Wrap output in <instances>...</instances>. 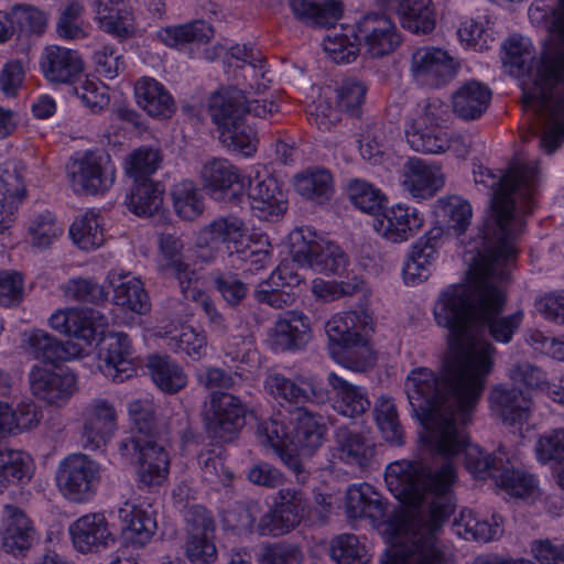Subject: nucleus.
<instances>
[{
	"label": "nucleus",
	"mask_w": 564,
	"mask_h": 564,
	"mask_svg": "<svg viewBox=\"0 0 564 564\" xmlns=\"http://www.w3.org/2000/svg\"><path fill=\"white\" fill-rule=\"evenodd\" d=\"M460 295L447 292L433 306L437 326L447 330L440 371L414 368L404 384L412 411L424 429L422 441L444 462L434 469L423 462L397 460L384 473L389 491L410 509L390 530L411 539L412 564L443 562L438 535L454 511L456 468L452 458L465 452L466 468L477 478H484L489 468L480 448L468 443L464 426L491 367L492 304L485 296L467 312Z\"/></svg>",
	"instance_id": "nucleus-1"
},
{
	"label": "nucleus",
	"mask_w": 564,
	"mask_h": 564,
	"mask_svg": "<svg viewBox=\"0 0 564 564\" xmlns=\"http://www.w3.org/2000/svg\"><path fill=\"white\" fill-rule=\"evenodd\" d=\"M547 31L543 55L522 90L525 108L543 130L541 147L552 153L564 139V0L552 11Z\"/></svg>",
	"instance_id": "nucleus-2"
},
{
	"label": "nucleus",
	"mask_w": 564,
	"mask_h": 564,
	"mask_svg": "<svg viewBox=\"0 0 564 564\" xmlns=\"http://www.w3.org/2000/svg\"><path fill=\"white\" fill-rule=\"evenodd\" d=\"M538 165L514 160L496 189V283L509 278L518 254L517 240L523 217L532 210Z\"/></svg>",
	"instance_id": "nucleus-3"
},
{
	"label": "nucleus",
	"mask_w": 564,
	"mask_h": 564,
	"mask_svg": "<svg viewBox=\"0 0 564 564\" xmlns=\"http://www.w3.org/2000/svg\"><path fill=\"white\" fill-rule=\"evenodd\" d=\"M474 182L479 192L487 195L488 215L477 227L467 246L465 261L468 269L463 282L444 288L434 303L445 293H462L467 312L476 307L479 300L488 297L494 305V173L479 159L473 161Z\"/></svg>",
	"instance_id": "nucleus-4"
},
{
	"label": "nucleus",
	"mask_w": 564,
	"mask_h": 564,
	"mask_svg": "<svg viewBox=\"0 0 564 564\" xmlns=\"http://www.w3.org/2000/svg\"><path fill=\"white\" fill-rule=\"evenodd\" d=\"M372 330L373 317L367 310L334 314L325 324L332 357L354 371L371 368L376 361L369 339Z\"/></svg>",
	"instance_id": "nucleus-5"
},
{
	"label": "nucleus",
	"mask_w": 564,
	"mask_h": 564,
	"mask_svg": "<svg viewBox=\"0 0 564 564\" xmlns=\"http://www.w3.org/2000/svg\"><path fill=\"white\" fill-rule=\"evenodd\" d=\"M183 242L172 234L160 237L159 270L166 276L178 281L180 290L185 300L197 303L205 312L209 322L220 330L225 329L224 318L216 310L209 296L202 290L198 275L184 260Z\"/></svg>",
	"instance_id": "nucleus-6"
},
{
	"label": "nucleus",
	"mask_w": 564,
	"mask_h": 564,
	"mask_svg": "<svg viewBox=\"0 0 564 564\" xmlns=\"http://www.w3.org/2000/svg\"><path fill=\"white\" fill-rule=\"evenodd\" d=\"M289 249L295 261L318 273L343 275L347 271L349 259L346 252L310 227L295 228L290 232Z\"/></svg>",
	"instance_id": "nucleus-7"
},
{
	"label": "nucleus",
	"mask_w": 564,
	"mask_h": 564,
	"mask_svg": "<svg viewBox=\"0 0 564 564\" xmlns=\"http://www.w3.org/2000/svg\"><path fill=\"white\" fill-rule=\"evenodd\" d=\"M67 177L76 193L104 194L115 184L116 166L107 152L86 151L68 162Z\"/></svg>",
	"instance_id": "nucleus-8"
},
{
	"label": "nucleus",
	"mask_w": 564,
	"mask_h": 564,
	"mask_svg": "<svg viewBox=\"0 0 564 564\" xmlns=\"http://www.w3.org/2000/svg\"><path fill=\"white\" fill-rule=\"evenodd\" d=\"M121 457L137 463L138 480L145 487L160 486L169 474L170 459L164 447L151 437H126L118 445Z\"/></svg>",
	"instance_id": "nucleus-9"
},
{
	"label": "nucleus",
	"mask_w": 564,
	"mask_h": 564,
	"mask_svg": "<svg viewBox=\"0 0 564 564\" xmlns=\"http://www.w3.org/2000/svg\"><path fill=\"white\" fill-rule=\"evenodd\" d=\"M100 467L86 454H72L58 465L56 482L63 496L73 502L88 501L100 482Z\"/></svg>",
	"instance_id": "nucleus-10"
},
{
	"label": "nucleus",
	"mask_w": 564,
	"mask_h": 564,
	"mask_svg": "<svg viewBox=\"0 0 564 564\" xmlns=\"http://www.w3.org/2000/svg\"><path fill=\"white\" fill-rule=\"evenodd\" d=\"M307 511L308 503L302 491L293 488L280 489L272 509L261 517L256 531L260 535H283L299 525Z\"/></svg>",
	"instance_id": "nucleus-11"
},
{
	"label": "nucleus",
	"mask_w": 564,
	"mask_h": 564,
	"mask_svg": "<svg viewBox=\"0 0 564 564\" xmlns=\"http://www.w3.org/2000/svg\"><path fill=\"white\" fill-rule=\"evenodd\" d=\"M459 63L446 51L435 46H422L412 52L410 72L421 86L440 88L451 83Z\"/></svg>",
	"instance_id": "nucleus-12"
},
{
	"label": "nucleus",
	"mask_w": 564,
	"mask_h": 564,
	"mask_svg": "<svg viewBox=\"0 0 564 564\" xmlns=\"http://www.w3.org/2000/svg\"><path fill=\"white\" fill-rule=\"evenodd\" d=\"M188 525L184 544L185 555L192 564H212L217 560L215 522L202 506H192L185 514Z\"/></svg>",
	"instance_id": "nucleus-13"
},
{
	"label": "nucleus",
	"mask_w": 564,
	"mask_h": 564,
	"mask_svg": "<svg viewBox=\"0 0 564 564\" xmlns=\"http://www.w3.org/2000/svg\"><path fill=\"white\" fill-rule=\"evenodd\" d=\"M360 50L370 57H382L392 53L401 43L397 25L384 13L371 12L355 24Z\"/></svg>",
	"instance_id": "nucleus-14"
},
{
	"label": "nucleus",
	"mask_w": 564,
	"mask_h": 564,
	"mask_svg": "<svg viewBox=\"0 0 564 564\" xmlns=\"http://www.w3.org/2000/svg\"><path fill=\"white\" fill-rule=\"evenodd\" d=\"M247 196L256 217L274 220L286 212L288 199L278 180L265 171L249 176Z\"/></svg>",
	"instance_id": "nucleus-15"
},
{
	"label": "nucleus",
	"mask_w": 564,
	"mask_h": 564,
	"mask_svg": "<svg viewBox=\"0 0 564 564\" xmlns=\"http://www.w3.org/2000/svg\"><path fill=\"white\" fill-rule=\"evenodd\" d=\"M117 411L109 401L96 399L88 403L83 411V447L96 451L106 446L117 432Z\"/></svg>",
	"instance_id": "nucleus-16"
},
{
	"label": "nucleus",
	"mask_w": 564,
	"mask_h": 564,
	"mask_svg": "<svg viewBox=\"0 0 564 564\" xmlns=\"http://www.w3.org/2000/svg\"><path fill=\"white\" fill-rule=\"evenodd\" d=\"M29 381L31 391L37 399L56 406L67 403L77 390V379L67 369L33 366Z\"/></svg>",
	"instance_id": "nucleus-17"
},
{
	"label": "nucleus",
	"mask_w": 564,
	"mask_h": 564,
	"mask_svg": "<svg viewBox=\"0 0 564 564\" xmlns=\"http://www.w3.org/2000/svg\"><path fill=\"white\" fill-rule=\"evenodd\" d=\"M48 323L54 330L73 336L85 345H90L108 326L107 317L99 311L74 307L57 310Z\"/></svg>",
	"instance_id": "nucleus-18"
},
{
	"label": "nucleus",
	"mask_w": 564,
	"mask_h": 564,
	"mask_svg": "<svg viewBox=\"0 0 564 564\" xmlns=\"http://www.w3.org/2000/svg\"><path fill=\"white\" fill-rule=\"evenodd\" d=\"M445 185V174L436 162L411 158L403 165L401 187L413 199L421 202L436 195Z\"/></svg>",
	"instance_id": "nucleus-19"
},
{
	"label": "nucleus",
	"mask_w": 564,
	"mask_h": 564,
	"mask_svg": "<svg viewBox=\"0 0 564 564\" xmlns=\"http://www.w3.org/2000/svg\"><path fill=\"white\" fill-rule=\"evenodd\" d=\"M205 421L213 437L229 442L245 424V409L232 394H214Z\"/></svg>",
	"instance_id": "nucleus-20"
},
{
	"label": "nucleus",
	"mask_w": 564,
	"mask_h": 564,
	"mask_svg": "<svg viewBox=\"0 0 564 564\" xmlns=\"http://www.w3.org/2000/svg\"><path fill=\"white\" fill-rule=\"evenodd\" d=\"M99 358L105 362L101 367L106 377L115 382H123L132 378L137 368L131 358V344L124 333L99 334Z\"/></svg>",
	"instance_id": "nucleus-21"
},
{
	"label": "nucleus",
	"mask_w": 564,
	"mask_h": 564,
	"mask_svg": "<svg viewBox=\"0 0 564 564\" xmlns=\"http://www.w3.org/2000/svg\"><path fill=\"white\" fill-rule=\"evenodd\" d=\"M203 186L216 200L238 199L245 186V176L226 159L213 158L200 169Z\"/></svg>",
	"instance_id": "nucleus-22"
},
{
	"label": "nucleus",
	"mask_w": 564,
	"mask_h": 564,
	"mask_svg": "<svg viewBox=\"0 0 564 564\" xmlns=\"http://www.w3.org/2000/svg\"><path fill=\"white\" fill-rule=\"evenodd\" d=\"M424 217L417 208L398 203L388 208L375 223L379 235L393 243H401L414 237L423 227Z\"/></svg>",
	"instance_id": "nucleus-23"
},
{
	"label": "nucleus",
	"mask_w": 564,
	"mask_h": 564,
	"mask_svg": "<svg viewBox=\"0 0 564 564\" xmlns=\"http://www.w3.org/2000/svg\"><path fill=\"white\" fill-rule=\"evenodd\" d=\"M40 69L54 84H74L84 72V61L76 50L59 45L46 46L40 57Z\"/></svg>",
	"instance_id": "nucleus-24"
},
{
	"label": "nucleus",
	"mask_w": 564,
	"mask_h": 564,
	"mask_svg": "<svg viewBox=\"0 0 564 564\" xmlns=\"http://www.w3.org/2000/svg\"><path fill=\"white\" fill-rule=\"evenodd\" d=\"M35 540L36 530L26 513L17 506L6 505L0 525V541L3 550L19 555L29 550Z\"/></svg>",
	"instance_id": "nucleus-25"
},
{
	"label": "nucleus",
	"mask_w": 564,
	"mask_h": 564,
	"mask_svg": "<svg viewBox=\"0 0 564 564\" xmlns=\"http://www.w3.org/2000/svg\"><path fill=\"white\" fill-rule=\"evenodd\" d=\"M256 436L259 443L271 447L279 455L283 464L297 476L299 480H305L303 466L293 438L290 437L285 424L279 416L259 423Z\"/></svg>",
	"instance_id": "nucleus-26"
},
{
	"label": "nucleus",
	"mask_w": 564,
	"mask_h": 564,
	"mask_svg": "<svg viewBox=\"0 0 564 564\" xmlns=\"http://www.w3.org/2000/svg\"><path fill=\"white\" fill-rule=\"evenodd\" d=\"M199 243L217 250L225 245L230 253L243 251L249 236L245 221L236 216L218 217L199 232Z\"/></svg>",
	"instance_id": "nucleus-27"
},
{
	"label": "nucleus",
	"mask_w": 564,
	"mask_h": 564,
	"mask_svg": "<svg viewBox=\"0 0 564 564\" xmlns=\"http://www.w3.org/2000/svg\"><path fill=\"white\" fill-rule=\"evenodd\" d=\"M270 344L276 351L297 350L311 339L308 317L299 311H288L279 315L270 330Z\"/></svg>",
	"instance_id": "nucleus-28"
},
{
	"label": "nucleus",
	"mask_w": 564,
	"mask_h": 564,
	"mask_svg": "<svg viewBox=\"0 0 564 564\" xmlns=\"http://www.w3.org/2000/svg\"><path fill=\"white\" fill-rule=\"evenodd\" d=\"M74 547L82 553L108 549L115 536L104 513H88L78 518L69 527Z\"/></svg>",
	"instance_id": "nucleus-29"
},
{
	"label": "nucleus",
	"mask_w": 564,
	"mask_h": 564,
	"mask_svg": "<svg viewBox=\"0 0 564 564\" xmlns=\"http://www.w3.org/2000/svg\"><path fill=\"white\" fill-rule=\"evenodd\" d=\"M94 20L99 29L120 40L129 39L135 31L131 7L123 0H95L91 3Z\"/></svg>",
	"instance_id": "nucleus-30"
},
{
	"label": "nucleus",
	"mask_w": 564,
	"mask_h": 564,
	"mask_svg": "<svg viewBox=\"0 0 564 564\" xmlns=\"http://www.w3.org/2000/svg\"><path fill=\"white\" fill-rule=\"evenodd\" d=\"M25 350L33 358L56 362L79 358L84 354V347L72 340L59 341L54 336L42 329H34L25 334Z\"/></svg>",
	"instance_id": "nucleus-31"
},
{
	"label": "nucleus",
	"mask_w": 564,
	"mask_h": 564,
	"mask_svg": "<svg viewBox=\"0 0 564 564\" xmlns=\"http://www.w3.org/2000/svg\"><path fill=\"white\" fill-rule=\"evenodd\" d=\"M375 444L362 434L339 427L335 434L333 456L344 464L366 468L375 457Z\"/></svg>",
	"instance_id": "nucleus-32"
},
{
	"label": "nucleus",
	"mask_w": 564,
	"mask_h": 564,
	"mask_svg": "<svg viewBox=\"0 0 564 564\" xmlns=\"http://www.w3.org/2000/svg\"><path fill=\"white\" fill-rule=\"evenodd\" d=\"M247 101L248 96L241 89L232 87L219 89L212 95L208 110L219 130L246 120Z\"/></svg>",
	"instance_id": "nucleus-33"
},
{
	"label": "nucleus",
	"mask_w": 564,
	"mask_h": 564,
	"mask_svg": "<svg viewBox=\"0 0 564 564\" xmlns=\"http://www.w3.org/2000/svg\"><path fill=\"white\" fill-rule=\"evenodd\" d=\"M108 280L113 289V302L123 310L144 314L150 310V301L141 280L130 273L111 271Z\"/></svg>",
	"instance_id": "nucleus-34"
},
{
	"label": "nucleus",
	"mask_w": 564,
	"mask_h": 564,
	"mask_svg": "<svg viewBox=\"0 0 564 564\" xmlns=\"http://www.w3.org/2000/svg\"><path fill=\"white\" fill-rule=\"evenodd\" d=\"M119 517L123 522V536L128 543L144 546L151 541L156 530L151 506L124 503L119 510Z\"/></svg>",
	"instance_id": "nucleus-35"
},
{
	"label": "nucleus",
	"mask_w": 564,
	"mask_h": 564,
	"mask_svg": "<svg viewBox=\"0 0 564 564\" xmlns=\"http://www.w3.org/2000/svg\"><path fill=\"white\" fill-rule=\"evenodd\" d=\"M386 505L372 486L364 484L350 485L346 491V513L350 519L368 518L381 521L386 517Z\"/></svg>",
	"instance_id": "nucleus-36"
},
{
	"label": "nucleus",
	"mask_w": 564,
	"mask_h": 564,
	"mask_svg": "<svg viewBox=\"0 0 564 564\" xmlns=\"http://www.w3.org/2000/svg\"><path fill=\"white\" fill-rule=\"evenodd\" d=\"M138 105L151 117L169 118L175 110V102L167 89L156 79L143 77L134 86Z\"/></svg>",
	"instance_id": "nucleus-37"
},
{
	"label": "nucleus",
	"mask_w": 564,
	"mask_h": 564,
	"mask_svg": "<svg viewBox=\"0 0 564 564\" xmlns=\"http://www.w3.org/2000/svg\"><path fill=\"white\" fill-rule=\"evenodd\" d=\"M328 384L334 392L333 408L339 414L355 417L370 408V401L362 388L349 383L334 372L328 375Z\"/></svg>",
	"instance_id": "nucleus-38"
},
{
	"label": "nucleus",
	"mask_w": 564,
	"mask_h": 564,
	"mask_svg": "<svg viewBox=\"0 0 564 564\" xmlns=\"http://www.w3.org/2000/svg\"><path fill=\"white\" fill-rule=\"evenodd\" d=\"M327 434L326 420L323 415L299 408L294 416V446L306 451H315L325 442Z\"/></svg>",
	"instance_id": "nucleus-39"
},
{
	"label": "nucleus",
	"mask_w": 564,
	"mask_h": 564,
	"mask_svg": "<svg viewBox=\"0 0 564 564\" xmlns=\"http://www.w3.org/2000/svg\"><path fill=\"white\" fill-rule=\"evenodd\" d=\"M490 99L488 87L478 82H467L453 94V111L464 120H474L486 111Z\"/></svg>",
	"instance_id": "nucleus-40"
},
{
	"label": "nucleus",
	"mask_w": 564,
	"mask_h": 564,
	"mask_svg": "<svg viewBox=\"0 0 564 564\" xmlns=\"http://www.w3.org/2000/svg\"><path fill=\"white\" fill-rule=\"evenodd\" d=\"M294 15L311 26H332L343 13L340 0H291Z\"/></svg>",
	"instance_id": "nucleus-41"
},
{
	"label": "nucleus",
	"mask_w": 564,
	"mask_h": 564,
	"mask_svg": "<svg viewBox=\"0 0 564 564\" xmlns=\"http://www.w3.org/2000/svg\"><path fill=\"white\" fill-rule=\"evenodd\" d=\"M398 14L401 25L414 34H429L436 25V9L432 0H400Z\"/></svg>",
	"instance_id": "nucleus-42"
},
{
	"label": "nucleus",
	"mask_w": 564,
	"mask_h": 564,
	"mask_svg": "<svg viewBox=\"0 0 564 564\" xmlns=\"http://www.w3.org/2000/svg\"><path fill=\"white\" fill-rule=\"evenodd\" d=\"M437 250L432 238H421L411 249L403 267L406 284L415 285L429 279L437 259Z\"/></svg>",
	"instance_id": "nucleus-43"
},
{
	"label": "nucleus",
	"mask_w": 564,
	"mask_h": 564,
	"mask_svg": "<svg viewBox=\"0 0 564 564\" xmlns=\"http://www.w3.org/2000/svg\"><path fill=\"white\" fill-rule=\"evenodd\" d=\"M323 47L325 53L337 64L350 63L359 54L360 43L355 25L340 24L328 30Z\"/></svg>",
	"instance_id": "nucleus-44"
},
{
	"label": "nucleus",
	"mask_w": 564,
	"mask_h": 564,
	"mask_svg": "<svg viewBox=\"0 0 564 564\" xmlns=\"http://www.w3.org/2000/svg\"><path fill=\"white\" fill-rule=\"evenodd\" d=\"M148 368L156 387L169 394H174L187 384V376L183 368L169 356H151Z\"/></svg>",
	"instance_id": "nucleus-45"
},
{
	"label": "nucleus",
	"mask_w": 564,
	"mask_h": 564,
	"mask_svg": "<svg viewBox=\"0 0 564 564\" xmlns=\"http://www.w3.org/2000/svg\"><path fill=\"white\" fill-rule=\"evenodd\" d=\"M163 193V186L153 181L134 182L124 203L131 213L150 217L162 208Z\"/></svg>",
	"instance_id": "nucleus-46"
},
{
	"label": "nucleus",
	"mask_w": 564,
	"mask_h": 564,
	"mask_svg": "<svg viewBox=\"0 0 564 564\" xmlns=\"http://www.w3.org/2000/svg\"><path fill=\"white\" fill-rule=\"evenodd\" d=\"M214 31L204 21H194L187 24L169 26L158 32V39L166 46L181 48L187 44H206Z\"/></svg>",
	"instance_id": "nucleus-47"
},
{
	"label": "nucleus",
	"mask_w": 564,
	"mask_h": 564,
	"mask_svg": "<svg viewBox=\"0 0 564 564\" xmlns=\"http://www.w3.org/2000/svg\"><path fill=\"white\" fill-rule=\"evenodd\" d=\"M447 132L437 127H423V122L413 121L405 131L406 141L412 150L424 154H443L447 151Z\"/></svg>",
	"instance_id": "nucleus-48"
},
{
	"label": "nucleus",
	"mask_w": 564,
	"mask_h": 564,
	"mask_svg": "<svg viewBox=\"0 0 564 564\" xmlns=\"http://www.w3.org/2000/svg\"><path fill=\"white\" fill-rule=\"evenodd\" d=\"M505 466L499 475H496V486L513 498L534 500L539 497L540 490L538 480L533 475L516 469L513 466Z\"/></svg>",
	"instance_id": "nucleus-49"
},
{
	"label": "nucleus",
	"mask_w": 564,
	"mask_h": 564,
	"mask_svg": "<svg viewBox=\"0 0 564 564\" xmlns=\"http://www.w3.org/2000/svg\"><path fill=\"white\" fill-rule=\"evenodd\" d=\"M294 187L301 196L323 204L333 195V177L324 169L306 170L294 177Z\"/></svg>",
	"instance_id": "nucleus-50"
},
{
	"label": "nucleus",
	"mask_w": 564,
	"mask_h": 564,
	"mask_svg": "<svg viewBox=\"0 0 564 564\" xmlns=\"http://www.w3.org/2000/svg\"><path fill=\"white\" fill-rule=\"evenodd\" d=\"M433 208L437 217L447 219L449 227L457 235H463L468 229L473 212L470 204L463 197L444 195L435 200Z\"/></svg>",
	"instance_id": "nucleus-51"
},
{
	"label": "nucleus",
	"mask_w": 564,
	"mask_h": 564,
	"mask_svg": "<svg viewBox=\"0 0 564 564\" xmlns=\"http://www.w3.org/2000/svg\"><path fill=\"white\" fill-rule=\"evenodd\" d=\"M173 207L178 217L194 220L204 212V197L193 181L183 180L171 189Z\"/></svg>",
	"instance_id": "nucleus-52"
},
{
	"label": "nucleus",
	"mask_w": 564,
	"mask_h": 564,
	"mask_svg": "<svg viewBox=\"0 0 564 564\" xmlns=\"http://www.w3.org/2000/svg\"><path fill=\"white\" fill-rule=\"evenodd\" d=\"M74 242L84 250L100 247L105 241L102 221L99 214L87 212L77 218L69 228Z\"/></svg>",
	"instance_id": "nucleus-53"
},
{
	"label": "nucleus",
	"mask_w": 564,
	"mask_h": 564,
	"mask_svg": "<svg viewBox=\"0 0 564 564\" xmlns=\"http://www.w3.org/2000/svg\"><path fill=\"white\" fill-rule=\"evenodd\" d=\"M496 403L499 405L503 423L511 427L521 426L529 417L531 400L522 391H500L498 397L496 395Z\"/></svg>",
	"instance_id": "nucleus-54"
},
{
	"label": "nucleus",
	"mask_w": 564,
	"mask_h": 564,
	"mask_svg": "<svg viewBox=\"0 0 564 564\" xmlns=\"http://www.w3.org/2000/svg\"><path fill=\"white\" fill-rule=\"evenodd\" d=\"M375 419L383 438L392 445L403 444V431L399 423L398 412L393 400L381 395L375 403Z\"/></svg>",
	"instance_id": "nucleus-55"
},
{
	"label": "nucleus",
	"mask_w": 564,
	"mask_h": 564,
	"mask_svg": "<svg viewBox=\"0 0 564 564\" xmlns=\"http://www.w3.org/2000/svg\"><path fill=\"white\" fill-rule=\"evenodd\" d=\"M167 345L174 351H183L192 359L198 360L206 355L207 337L204 330L182 325L169 337Z\"/></svg>",
	"instance_id": "nucleus-56"
},
{
	"label": "nucleus",
	"mask_w": 564,
	"mask_h": 564,
	"mask_svg": "<svg viewBox=\"0 0 564 564\" xmlns=\"http://www.w3.org/2000/svg\"><path fill=\"white\" fill-rule=\"evenodd\" d=\"M25 194L24 166L15 160L2 163L0 165V198L21 204Z\"/></svg>",
	"instance_id": "nucleus-57"
},
{
	"label": "nucleus",
	"mask_w": 564,
	"mask_h": 564,
	"mask_svg": "<svg viewBox=\"0 0 564 564\" xmlns=\"http://www.w3.org/2000/svg\"><path fill=\"white\" fill-rule=\"evenodd\" d=\"M161 160L159 150L140 148L127 156L124 170L133 182L152 181L150 176L159 169Z\"/></svg>",
	"instance_id": "nucleus-58"
},
{
	"label": "nucleus",
	"mask_w": 564,
	"mask_h": 564,
	"mask_svg": "<svg viewBox=\"0 0 564 564\" xmlns=\"http://www.w3.org/2000/svg\"><path fill=\"white\" fill-rule=\"evenodd\" d=\"M230 55L237 62L247 65L245 76H251L254 79L256 93H263L268 87L270 79H265L264 58L260 52L247 45H236L230 48Z\"/></svg>",
	"instance_id": "nucleus-59"
},
{
	"label": "nucleus",
	"mask_w": 564,
	"mask_h": 564,
	"mask_svg": "<svg viewBox=\"0 0 564 564\" xmlns=\"http://www.w3.org/2000/svg\"><path fill=\"white\" fill-rule=\"evenodd\" d=\"M30 456L21 451L0 449V492L14 480L23 479L30 467Z\"/></svg>",
	"instance_id": "nucleus-60"
},
{
	"label": "nucleus",
	"mask_w": 564,
	"mask_h": 564,
	"mask_svg": "<svg viewBox=\"0 0 564 564\" xmlns=\"http://www.w3.org/2000/svg\"><path fill=\"white\" fill-rule=\"evenodd\" d=\"M220 139L227 148L246 156L252 155L257 151L258 139L256 132L246 124V120L223 128Z\"/></svg>",
	"instance_id": "nucleus-61"
},
{
	"label": "nucleus",
	"mask_w": 564,
	"mask_h": 564,
	"mask_svg": "<svg viewBox=\"0 0 564 564\" xmlns=\"http://www.w3.org/2000/svg\"><path fill=\"white\" fill-rule=\"evenodd\" d=\"M84 8L79 2L68 3L56 22V34L66 41L83 40L87 36L82 19Z\"/></svg>",
	"instance_id": "nucleus-62"
},
{
	"label": "nucleus",
	"mask_w": 564,
	"mask_h": 564,
	"mask_svg": "<svg viewBox=\"0 0 564 564\" xmlns=\"http://www.w3.org/2000/svg\"><path fill=\"white\" fill-rule=\"evenodd\" d=\"M348 192L352 204L364 213L375 215L381 210L384 196L380 189L371 184L361 180H354L349 183Z\"/></svg>",
	"instance_id": "nucleus-63"
},
{
	"label": "nucleus",
	"mask_w": 564,
	"mask_h": 564,
	"mask_svg": "<svg viewBox=\"0 0 564 564\" xmlns=\"http://www.w3.org/2000/svg\"><path fill=\"white\" fill-rule=\"evenodd\" d=\"M535 457L545 465L551 462L564 463V429H555L542 434L535 443Z\"/></svg>",
	"instance_id": "nucleus-64"
}]
</instances>
